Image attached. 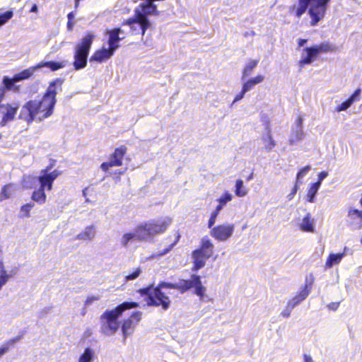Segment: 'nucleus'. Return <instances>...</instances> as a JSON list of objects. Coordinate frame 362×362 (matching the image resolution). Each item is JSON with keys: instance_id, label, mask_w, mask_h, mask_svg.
I'll use <instances>...</instances> for the list:
<instances>
[{"instance_id": "10", "label": "nucleus", "mask_w": 362, "mask_h": 362, "mask_svg": "<svg viewBox=\"0 0 362 362\" xmlns=\"http://www.w3.org/2000/svg\"><path fill=\"white\" fill-rule=\"evenodd\" d=\"M235 230L233 223L218 224L211 228L210 235L215 240L223 242L229 239Z\"/></svg>"}, {"instance_id": "20", "label": "nucleus", "mask_w": 362, "mask_h": 362, "mask_svg": "<svg viewBox=\"0 0 362 362\" xmlns=\"http://www.w3.org/2000/svg\"><path fill=\"white\" fill-rule=\"evenodd\" d=\"M16 191V185L10 182L3 185L0 190V202L9 199L14 197Z\"/></svg>"}, {"instance_id": "24", "label": "nucleus", "mask_w": 362, "mask_h": 362, "mask_svg": "<svg viewBox=\"0 0 362 362\" xmlns=\"http://www.w3.org/2000/svg\"><path fill=\"white\" fill-rule=\"evenodd\" d=\"M95 235V228L93 225L88 226L85 229L77 235L76 239L83 240H90Z\"/></svg>"}, {"instance_id": "53", "label": "nucleus", "mask_w": 362, "mask_h": 362, "mask_svg": "<svg viewBox=\"0 0 362 362\" xmlns=\"http://www.w3.org/2000/svg\"><path fill=\"white\" fill-rule=\"evenodd\" d=\"M179 238H180V236H177V240L173 243L170 245L167 248H165L160 254L165 255L167 252H168L170 250H171V249L174 247V245L177 243Z\"/></svg>"}, {"instance_id": "12", "label": "nucleus", "mask_w": 362, "mask_h": 362, "mask_svg": "<svg viewBox=\"0 0 362 362\" xmlns=\"http://www.w3.org/2000/svg\"><path fill=\"white\" fill-rule=\"evenodd\" d=\"M142 313L141 311H134L127 319H125L122 325V332L123 340L125 341L129 334L133 333L135 327L138 325L141 319Z\"/></svg>"}, {"instance_id": "7", "label": "nucleus", "mask_w": 362, "mask_h": 362, "mask_svg": "<svg viewBox=\"0 0 362 362\" xmlns=\"http://www.w3.org/2000/svg\"><path fill=\"white\" fill-rule=\"evenodd\" d=\"M95 35L88 32L76 45L74 52V66L76 70L83 69L87 65V59Z\"/></svg>"}, {"instance_id": "29", "label": "nucleus", "mask_w": 362, "mask_h": 362, "mask_svg": "<svg viewBox=\"0 0 362 362\" xmlns=\"http://www.w3.org/2000/svg\"><path fill=\"white\" fill-rule=\"evenodd\" d=\"M264 79V76L261 74H258L253 78H250L246 82H245L243 85L244 88V90H250L254 86L258 83H262Z\"/></svg>"}, {"instance_id": "46", "label": "nucleus", "mask_w": 362, "mask_h": 362, "mask_svg": "<svg viewBox=\"0 0 362 362\" xmlns=\"http://www.w3.org/2000/svg\"><path fill=\"white\" fill-rule=\"evenodd\" d=\"M218 215V213L215 211L214 210V211L211 212L209 219V221H208V228H211L214 226Z\"/></svg>"}, {"instance_id": "2", "label": "nucleus", "mask_w": 362, "mask_h": 362, "mask_svg": "<svg viewBox=\"0 0 362 362\" xmlns=\"http://www.w3.org/2000/svg\"><path fill=\"white\" fill-rule=\"evenodd\" d=\"M329 1L330 0H298V7L296 8L294 5L291 6L289 13H294L298 18H300L310 4L308 11L310 17V25L315 26L324 18Z\"/></svg>"}, {"instance_id": "1", "label": "nucleus", "mask_w": 362, "mask_h": 362, "mask_svg": "<svg viewBox=\"0 0 362 362\" xmlns=\"http://www.w3.org/2000/svg\"><path fill=\"white\" fill-rule=\"evenodd\" d=\"M64 83L62 78L51 81L40 100H30L23 105L18 118L31 124L35 119L41 122L49 117L54 112L57 90H62Z\"/></svg>"}, {"instance_id": "32", "label": "nucleus", "mask_w": 362, "mask_h": 362, "mask_svg": "<svg viewBox=\"0 0 362 362\" xmlns=\"http://www.w3.org/2000/svg\"><path fill=\"white\" fill-rule=\"evenodd\" d=\"M258 63L259 59L250 60L245 66V67L243 69L242 78L244 79L245 78L249 76L252 74L255 68L257 66Z\"/></svg>"}, {"instance_id": "56", "label": "nucleus", "mask_w": 362, "mask_h": 362, "mask_svg": "<svg viewBox=\"0 0 362 362\" xmlns=\"http://www.w3.org/2000/svg\"><path fill=\"white\" fill-rule=\"evenodd\" d=\"M307 42H308L307 39H299L298 40V45L299 47H301L304 46V45L306 44Z\"/></svg>"}, {"instance_id": "36", "label": "nucleus", "mask_w": 362, "mask_h": 362, "mask_svg": "<svg viewBox=\"0 0 362 362\" xmlns=\"http://www.w3.org/2000/svg\"><path fill=\"white\" fill-rule=\"evenodd\" d=\"M94 352L90 348H86L84 352L80 356L78 362H91Z\"/></svg>"}, {"instance_id": "16", "label": "nucleus", "mask_w": 362, "mask_h": 362, "mask_svg": "<svg viewBox=\"0 0 362 362\" xmlns=\"http://www.w3.org/2000/svg\"><path fill=\"white\" fill-rule=\"evenodd\" d=\"M303 52H305V54H303L301 59L298 61V66L300 69L303 68L306 65L310 64L318 57L317 50H315L314 46L305 47L303 49Z\"/></svg>"}, {"instance_id": "62", "label": "nucleus", "mask_w": 362, "mask_h": 362, "mask_svg": "<svg viewBox=\"0 0 362 362\" xmlns=\"http://www.w3.org/2000/svg\"><path fill=\"white\" fill-rule=\"evenodd\" d=\"M19 339H20V337L13 338V339H11L9 341H8L7 344H13V343L16 342L17 341H18Z\"/></svg>"}, {"instance_id": "22", "label": "nucleus", "mask_w": 362, "mask_h": 362, "mask_svg": "<svg viewBox=\"0 0 362 362\" xmlns=\"http://www.w3.org/2000/svg\"><path fill=\"white\" fill-rule=\"evenodd\" d=\"M66 66L65 62H40L37 64H36V67L38 69H41L43 67H47L51 71H55L60 69L64 68Z\"/></svg>"}, {"instance_id": "17", "label": "nucleus", "mask_w": 362, "mask_h": 362, "mask_svg": "<svg viewBox=\"0 0 362 362\" xmlns=\"http://www.w3.org/2000/svg\"><path fill=\"white\" fill-rule=\"evenodd\" d=\"M115 50L111 47L97 49L94 52L90 57V62H97L98 63L103 62L109 59L115 53Z\"/></svg>"}, {"instance_id": "30", "label": "nucleus", "mask_w": 362, "mask_h": 362, "mask_svg": "<svg viewBox=\"0 0 362 362\" xmlns=\"http://www.w3.org/2000/svg\"><path fill=\"white\" fill-rule=\"evenodd\" d=\"M262 141L264 144V148L268 152L272 151L276 146V142L272 136L269 129H268L267 134L262 136Z\"/></svg>"}, {"instance_id": "6", "label": "nucleus", "mask_w": 362, "mask_h": 362, "mask_svg": "<svg viewBox=\"0 0 362 362\" xmlns=\"http://www.w3.org/2000/svg\"><path fill=\"white\" fill-rule=\"evenodd\" d=\"M137 292L145 296V301L148 306L161 307L164 310L170 308L171 300L162 289L159 287H154L153 285L140 288Z\"/></svg>"}, {"instance_id": "11", "label": "nucleus", "mask_w": 362, "mask_h": 362, "mask_svg": "<svg viewBox=\"0 0 362 362\" xmlns=\"http://www.w3.org/2000/svg\"><path fill=\"white\" fill-rule=\"evenodd\" d=\"M313 282L314 277L312 274H310L309 276H306L305 283L303 285L302 289L299 291L297 294L287 303L288 307L290 308V310H292L294 307L298 305L308 297L311 291Z\"/></svg>"}, {"instance_id": "47", "label": "nucleus", "mask_w": 362, "mask_h": 362, "mask_svg": "<svg viewBox=\"0 0 362 362\" xmlns=\"http://www.w3.org/2000/svg\"><path fill=\"white\" fill-rule=\"evenodd\" d=\"M310 165H306V166L302 168L301 169H300L296 175V181H298L301 177L305 175L310 170Z\"/></svg>"}, {"instance_id": "9", "label": "nucleus", "mask_w": 362, "mask_h": 362, "mask_svg": "<svg viewBox=\"0 0 362 362\" xmlns=\"http://www.w3.org/2000/svg\"><path fill=\"white\" fill-rule=\"evenodd\" d=\"M127 147L121 145L114 149L113 152L109 156V160L103 162L100 165L101 170L107 173L112 167H120L123 165V160L127 154Z\"/></svg>"}, {"instance_id": "35", "label": "nucleus", "mask_w": 362, "mask_h": 362, "mask_svg": "<svg viewBox=\"0 0 362 362\" xmlns=\"http://www.w3.org/2000/svg\"><path fill=\"white\" fill-rule=\"evenodd\" d=\"M235 194L237 197H243L247 194V189L243 185L242 180H237L235 185Z\"/></svg>"}, {"instance_id": "38", "label": "nucleus", "mask_w": 362, "mask_h": 362, "mask_svg": "<svg viewBox=\"0 0 362 362\" xmlns=\"http://www.w3.org/2000/svg\"><path fill=\"white\" fill-rule=\"evenodd\" d=\"M304 137V132L303 129H297L295 132L292 134L291 137L289 139V144L293 145L298 141H301Z\"/></svg>"}, {"instance_id": "60", "label": "nucleus", "mask_w": 362, "mask_h": 362, "mask_svg": "<svg viewBox=\"0 0 362 362\" xmlns=\"http://www.w3.org/2000/svg\"><path fill=\"white\" fill-rule=\"evenodd\" d=\"M223 206L222 205H221L219 203H218L214 211L219 214V212L223 209Z\"/></svg>"}, {"instance_id": "34", "label": "nucleus", "mask_w": 362, "mask_h": 362, "mask_svg": "<svg viewBox=\"0 0 362 362\" xmlns=\"http://www.w3.org/2000/svg\"><path fill=\"white\" fill-rule=\"evenodd\" d=\"M10 277L11 275L7 273L3 262L0 260V290L8 282Z\"/></svg>"}, {"instance_id": "14", "label": "nucleus", "mask_w": 362, "mask_h": 362, "mask_svg": "<svg viewBox=\"0 0 362 362\" xmlns=\"http://www.w3.org/2000/svg\"><path fill=\"white\" fill-rule=\"evenodd\" d=\"M134 23H139L141 25V33L142 35H144L146 30L151 27V23L148 20V18L138 9L135 10L134 17L127 19L122 25H128L133 28L132 25Z\"/></svg>"}, {"instance_id": "3", "label": "nucleus", "mask_w": 362, "mask_h": 362, "mask_svg": "<svg viewBox=\"0 0 362 362\" xmlns=\"http://www.w3.org/2000/svg\"><path fill=\"white\" fill-rule=\"evenodd\" d=\"M139 306L137 302H123L112 310H106L100 315L102 330L105 334H115L119 327V317L127 310L136 308Z\"/></svg>"}, {"instance_id": "57", "label": "nucleus", "mask_w": 362, "mask_h": 362, "mask_svg": "<svg viewBox=\"0 0 362 362\" xmlns=\"http://www.w3.org/2000/svg\"><path fill=\"white\" fill-rule=\"evenodd\" d=\"M8 350V346H3L0 347V356L4 354Z\"/></svg>"}, {"instance_id": "61", "label": "nucleus", "mask_w": 362, "mask_h": 362, "mask_svg": "<svg viewBox=\"0 0 362 362\" xmlns=\"http://www.w3.org/2000/svg\"><path fill=\"white\" fill-rule=\"evenodd\" d=\"M53 168V165L52 164H49V165H47L45 169H43L42 170H46V173H49V170Z\"/></svg>"}, {"instance_id": "55", "label": "nucleus", "mask_w": 362, "mask_h": 362, "mask_svg": "<svg viewBox=\"0 0 362 362\" xmlns=\"http://www.w3.org/2000/svg\"><path fill=\"white\" fill-rule=\"evenodd\" d=\"M296 124L298 127V129H302V125H303V117L301 116H298L296 119Z\"/></svg>"}, {"instance_id": "59", "label": "nucleus", "mask_w": 362, "mask_h": 362, "mask_svg": "<svg viewBox=\"0 0 362 362\" xmlns=\"http://www.w3.org/2000/svg\"><path fill=\"white\" fill-rule=\"evenodd\" d=\"M38 11L37 6L35 4L32 6L30 12L31 13H37Z\"/></svg>"}, {"instance_id": "37", "label": "nucleus", "mask_w": 362, "mask_h": 362, "mask_svg": "<svg viewBox=\"0 0 362 362\" xmlns=\"http://www.w3.org/2000/svg\"><path fill=\"white\" fill-rule=\"evenodd\" d=\"M33 202H29L21 206V215L22 218H28L30 216V211L34 207Z\"/></svg>"}, {"instance_id": "5", "label": "nucleus", "mask_w": 362, "mask_h": 362, "mask_svg": "<svg viewBox=\"0 0 362 362\" xmlns=\"http://www.w3.org/2000/svg\"><path fill=\"white\" fill-rule=\"evenodd\" d=\"M156 286L160 289H176L181 293H184L192 288H194V293L199 296L200 299L204 298L206 291V288L202 285L200 276L197 274H192L189 279H180L178 283L161 281Z\"/></svg>"}, {"instance_id": "18", "label": "nucleus", "mask_w": 362, "mask_h": 362, "mask_svg": "<svg viewBox=\"0 0 362 362\" xmlns=\"http://www.w3.org/2000/svg\"><path fill=\"white\" fill-rule=\"evenodd\" d=\"M346 223L349 226H362V210L350 208L347 212Z\"/></svg>"}, {"instance_id": "43", "label": "nucleus", "mask_w": 362, "mask_h": 362, "mask_svg": "<svg viewBox=\"0 0 362 362\" xmlns=\"http://www.w3.org/2000/svg\"><path fill=\"white\" fill-rule=\"evenodd\" d=\"M353 103L349 99L336 107L337 112H341L347 110Z\"/></svg>"}, {"instance_id": "42", "label": "nucleus", "mask_w": 362, "mask_h": 362, "mask_svg": "<svg viewBox=\"0 0 362 362\" xmlns=\"http://www.w3.org/2000/svg\"><path fill=\"white\" fill-rule=\"evenodd\" d=\"M74 18H75V13L74 11H71L68 13V15H67L68 21L66 23V28H67L68 31H71L74 28V23L73 21H74Z\"/></svg>"}, {"instance_id": "41", "label": "nucleus", "mask_w": 362, "mask_h": 362, "mask_svg": "<svg viewBox=\"0 0 362 362\" xmlns=\"http://www.w3.org/2000/svg\"><path fill=\"white\" fill-rule=\"evenodd\" d=\"M13 16L12 10L6 11L3 13H0V27L6 23Z\"/></svg>"}, {"instance_id": "49", "label": "nucleus", "mask_w": 362, "mask_h": 362, "mask_svg": "<svg viewBox=\"0 0 362 362\" xmlns=\"http://www.w3.org/2000/svg\"><path fill=\"white\" fill-rule=\"evenodd\" d=\"M340 305V302H332L327 305V308L330 310L336 311Z\"/></svg>"}, {"instance_id": "44", "label": "nucleus", "mask_w": 362, "mask_h": 362, "mask_svg": "<svg viewBox=\"0 0 362 362\" xmlns=\"http://www.w3.org/2000/svg\"><path fill=\"white\" fill-rule=\"evenodd\" d=\"M141 269L140 268H136L135 270H134L131 274L127 275L125 276V281H132L136 279L141 274Z\"/></svg>"}, {"instance_id": "19", "label": "nucleus", "mask_w": 362, "mask_h": 362, "mask_svg": "<svg viewBox=\"0 0 362 362\" xmlns=\"http://www.w3.org/2000/svg\"><path fill=\"white\" fill-rule=\"evenodd\" d=\"M121 33L122 30L119 28H116L107 32L109 36L108 45L114 50H116L119 47L118 42L122 39L119 36Z\"/></svg>"}, {"instance_id": "52", "label": "nucleus", "mask_w": 362, "mask_h": 362, "mask_svg": "<svg viewBox=\"0 0 362 362\" xmlns=\"http://www.w3.org/2000/svg\"><path fill=\"white\" fill-rule=\"evenodd\" d=\"M328 175V173L326 171H322L320 172L319 174H318V180L316 182H319V185H321V182L325 178L327 177V176Z\"/></svg>"}, {"instance_id": "64", "label": "nucleus", "mask_w": 362, "mask_h": 362, "mask_svg": "<svg viewBox=\"0 0 362 362\" xmlns=\"http://www.w3.org/2000/svg\"><path fill=\"white\" fill-rule=\"evenodd\" d=\"M253 178V173L252 172L248 177H247V180L249 181Z\"/></svg>"}, {"instance_id": "33", "label": "nucleus", "mask_w": 362, "mask_h": 362, "mask_svg": "<svg viewBox=\"0 0 362 362\" xmlns=\"http://www.w3.org/2000/svg\"><path fill=\"white\" fill-rule=\"evenodd\" d=\"M320 185H319V182H315L313 183L309 189H308L307 192V200L309 202H315V195L320 188Z\"/></svg>"}, {"instance_id": "23", "label": "nucleus", "mask_w": 362, "mask_h": 362, "mask_svg": "<svg viewBox=\"0 0 362 362\" xmlns=\"http://www.w3.org/2000/svg\"><path fill=\"white\" fill-rule=\"evenodd\" d=\"M314 47L315 48V50H317V54L318 56L321 53L333 52L337 49L334 45L328 41L324 42L319 45H316L314 46Z\"/></svg>"}, {"instance_id": "45", "label": "nucleus", "mask_w": 362, "mask_h": 362, "mask_svg": "<svg viewBox=\"0 0 362 362\" xmlns=\"http://www.w3.org/2000/svg\"><path fill=\"white\" fill-rule=\"evenodd\" d=\"M361 92V89L360 88H358L354 90V92L350 95V97L348 99L351 100L352 103L359 100Z\"/></svg>"}, {"instance_id": "27", "label": "nucleus", "mask_w": 362, "mask_h": 362, "mask_svg": "<svg viewBox=\"0 0 362 362\" xmlns=\"http://www.w3.org/2000/svg\"><path fill=\"white\" fill-rule=\"evenodd\" d=\"M45 190V189L39 187L38 189L33 191L31 195V199L39 204H45L47 201V195Z\"/></svg>"}, {"instance_id": "8", "label": "nucleus", "mask_w": 362, "mask_h": 362, "mask_svg": "<svg viewBox=\"0 0 362 362\" xmlns=\"http://www.w3.org/2000/svg\"><path fill=\"white\" fill-rule=\"evenodd\" d=\"M214 253V245L208 236L202 238L198 248L193 250L192 257L193 265L192 270L197 272L206 264V261L211 257Z\"/></svg>"}, {"instance_id": "51", "label": "nucleus", "mask_w": 362, "mask_h": 362, "mask_svg": "<svg viewBox=\"0 0 362 362\" xmlns=\"http://www.w3.org/2000/svg\"><path fill=\"white\" fill-rule=\"evenodd\" d=\"M246 92H247V90H244V88L243 87L241 91L235 95L233 103L240 100L244 97Z\"/></svg>"}, {"instance_id": "13", "label": "nucleus", "mask_w": 362, "mask_h": 362, "mask_svg": "<svg viewBox=\"0 0 362 362\" xmlns=\"http://www.w3.org/2000/svg\"><path fill=\"white\" fill-rule=\"evenodd\" d=\"M19 107L20 105L18 102L3 104L0 112L2 114L1 125L4 126L7 122L14 120Z\"/></svg>"}, {"instance_id": "28", "label": "nucleus", "mask_w": 362, "mask_h": 362, "mask_svg": "<svg viewBox=\"0 0 362 362\" xmlns=\"http://www.w3.org/2000/svg\"><path fill=\"white\" fill-rule=\"evenodd\" d=\"M37 68L36 65L30 66L28 69L23 70L22 71L15 74V77L17 79L18 82L23 80H26L30 78L34 75V72L37 70Z\"/></svg>"}, {"instance_id": "48", "label": "nucleus", "mask_w": 362, "mask_h": 362, "mask_svg": "<svg viewBox=\"0 0 362 362\" xmlns=\"http://www.w3.org/2000/svg\"><path fill=\"white\" fill-rule=\"evenodd\" d=\"M124 172L125 170H117L111 173V176L116 182H119L120 181L121 175H123Z\"/></svg>"}, {"instance_id": "54", "label": "nucleus", "mask_w": 362, "mask_h": 362, "mask_svg": "<svg viewBox=\"0 0 362 362\" xmlns=\"http://www.w3.org/2000/svg\"><path fill=\"white\" fill-rule=\"evenodd\" d=\"M291 310H290L289 307H286V309L281 312V315L288 317L291 315Z\"/></svg>"}, {"instance_id": "21", "label": "nucleus", "mask_w": 362, "mask_h": 362, "mask_svg": "<svg viewBox=\"0 0 362 362\" xmlns=\"http://www.w3.org/2000/svg\"><path fill=\"white\" fill-rule=\"evenodd\" d=\"M153 2L146 0L145 3L140 4L139 7L142 8V11H140L141 13L144 14L146 17L148 15H158L157 6Z\"/></svg>"}, {"instance_id": "40", "label": "nucleus", "mask_w": 362, "mask_h": 362, "mask_svg": "<svg viewBox=\"0 0 362 362\" xmlns=\"http://www.w3.org/2000/svg\"><path fill=\"white\" fill-rule=\"evenodd\" d=\"M233 199V195L228 191L224 192L222 195L217 199L218 203L223 207L226 204Z\"/></svg>"}, {"instance_id": "25", "label": "nucleus", "mask_w": 362, "mask_h": 362, "mask_svg": "<svg viewBox=\"0 0 362 362\" xmlns=\"http://www.w3.org/2000/svg\"><path fill=\"white\" fill-rule=\"evenodd\" d=\"M299 228L303 232L312 233L314 231L313 220L310 213H308L304 216L302 223L299 225Z\"/></svg>"}, {"instance_id": "63", "label": "nucleus", "mask_w": 362, "mask_h": 362, "mask_svg": "<svg viewBox=\"0 0 362 362\" xmlns=\"http://www.w3.org/2000/svg\"><path fill=\"white\" fill-rule=\"evenodd\" d=\"M74 1H75L74 8L76 9V8H78V7L79 6L80 0H74Z\"/></svg>"}, {"instance_id": "39", "label": "nucleus", "mask_w": 362, "mask_h": 362, "mask_svg": "<svg viewBox=\"0 0 362 362\" xmlns=\"http://www.w3.org/2000/svg\"><path fill=\"white\" fill-rule=\"evenodd\" d=\"M137 227L136 228L135 233H126L123 235L122 238V244L123 246L127 247L129 242L134 238L137 240Z\"/></svg>"}, {"instance_id": "31", "label": "nucleus", "mask_w": 362, "mask_h": 362, "mask_svg": "<svg viewBox=\"0 0 362 362\" xmlns=\"http://www.w3.org/2000/svg\"><path fill=\"white\" fill-rule=\"evenodd\" d=\"M344 257V253L330 254L325 262V267L332 268L334 264H338Z\"/></svg>"}, {"instance_id": "58", "label": "nucleus", "mask_w": 362, "mask_h": 362, "mask_svg": "<svg viewBox=\"0 0 362 362\" xmlns=\"http://www.w3.org/2000/svg\"><path fill=\"white\" fill-rule=\"evenodd\" d=\"M304 362H313L312 357L308 354H303Z\"/></svg>"}, {"instance_id": "50", "label": "nucleus", "mask_w": 362, "mask_h": 362, "mask_svg": "<svg viewBox=\"0 0 362 362\" xmlns=\"http://www.w3.org/2000/svg\"><path fill=\"white\" fill-rule=\"evenodd\" d=\"M298 188H299V182L296 181L295 185L292 189V191H291V194H289V199H291L293 198V197L296 194Z\"/></svg>"}, {"instance_id": "4", "label": "nucleus", "mask_w": 362, "mask_h": 362, "mask_svg": "<svg viewBox=\"0 0 362 362\" xmlns=\"http://www.w3.org/2000/svg\"><path fill=\"white\" fill-rule=\"evenodd\" d=\"M171 223V218L160 217L141 223L137 226V240H146L156 235L163 233Z\"/></svg>"}, {"instance_id": "26", "label": "nucleus", "mask_w": 362, "mask_h": 362, "mask_svg": "<svg viewBox=\"0 0 362 362\" xmlns=\"http://www.w3.org/2000/svg\"><path fill=\"white\" fill-rule=\"evenodd\" d=\"M16 82H18V81L15 76H13V78L4 76L3 78V85L0 87L3 88L5 90H13L17 92L19 90V87L14 85Z\"/></svg>"}, {"instance_id": "15", "label": "nucleus", "mask_w": 362, "mask_h": 362, "mask_svg": "<svg viewBox=\"0 0 362 362\" xmlns=\"http://www.w3.org/2000/svg\"><path fill=\"white\" fill-rule=\"evenodd\" d=\"M61 172L57 170H54L49 173H46V170H41L38 176V181L40 182V187L51 191L54 181L60 175Z\"/></svg>"}]
</instances>
